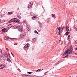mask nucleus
Wrapping results in <instances>:
<instances>
[{"label": "nucleus", "mask_w": 77, "mask_h": 77, "mask_svg": "<svg viewBox=\"0 0 77 77\" xmlns=\"http://www.w3.org/2000/svg\"><path fill=\"white\" fill-rule=\"evenodd\" d=\"M72 51H73V49L72 46H71L70 49L67 50L66 51H65L64 54L66 55L68 54H68H71Z\"/></svg>", "instance_id": "f257e3e1"}, {"label": "nucleus", "mask_w": 77, "mask_h": 77, "mask_svg": "<svg viewBox=\"0 0 77 77\" xmlns=\"http://www.w3.org/2000/svg\"><path fill=\"white\" fill-rule=\"evenodd\" d=\"M15 27H16V29H18V31L20 32H21L23 31V30H22V29L20 26H15Z\"/></svg>", "instance_id": "f03ea898"}, {"label": "nucleus", "mask_w": 77, "mask_h": 77, "mask_svg": "<svg viewBox=\"0 0 77 77\" xmlns=\"http://www.w3.org/2000/svg\"><path fill=\"white\" fill-rule=\"evenodd\" d=\"M14 22L18 23H20V21L18 19L14 18Z\"/></svg>", "instance_id": "7ed1b4c3"}, {"label": "nucleus", "mask_w": 77, "mask_h": 77, "mask_svg": "<svg viewBox=\"0 0 77 77\" xmlns=\"http://www.w3.org/2000/svg\"><path fill=\"white\" fill-rule=\"evenodd\" d=\"M5 59V57H3L2 56H0V59L1 60H4Z\"/></svg>", "instance_id": "20e7f679"}, {"label": "nucleus", "mask_w": 77, "mask_h": 77, "mask_svg": "<svg viewBox=\"0 0 77 77\" xmlns=\"http://www.w3.org/2000/svg\"><path fill=\"white\" fill-rule=\"evenodd\" d=\"M32 42L33 43H35V42H36V38H33L32 40Z\"/></svg>", "instance_id": "39448f33"}, {"label": "nucleus", "mask_w": 77, "mask_h": 77, "mask_svg": "<svg viewBox=\"0 0 77 77\" xmlns=\"http://www.w3.org/2000/svg\"><path fill=\"white\" fill-rule=\"evenodd\" d=\"M20 38H24V37H25V35L24 34H22L20 35Z\"/></svg>", "instance_id": "423d86ee"}, {"label": "nucleus", "mask_w": 77, "mask_h": 77, "mask_svg": "<svg viewBox=\"0 0 77 77\" xmlns=\"http://www.w3.org/2000/svg\"><path fill=\"white\" fill-rule=\"evenodd\" d=\"M27 30L28 31H29L30 30V28H29V26L28 25H27Z\"/></svg>", "instance_id": "0eeeda50"}, {"label": "nucleus", "mask_w": 77, "mask_h": 77, "mask_svg": "<svg viewBox=\"0 0 77 77\" xmlns=\"http://www.w3.org/2000/svg\"><path fill=\"white\" fill-rule=\"evenodd\" d=\"M29 47H30V45H28V46H26V50H27L29 48Z\"/></svg>", "instance_id": "6e6552de"}, {"label": "nucleus", "mask_w": 77, "mask_h": 77, "mask_svg": "<svg viewBox=\"0 0 77 77\" xmlns=\"http://www.w3.org/2000/svg\"><path fill=\"white\" fill-rule=\"evenodd\" d=\"M7 61H8V62H12V61H11V60H10V59H9L8 57L7 58Z\"/></svg>", "instance_id": "1a4fd4ad"}, {"label": "nucleus", "mask_w": 77, "mask_h": 77, "mask_svg": "<svg viewBox=\"0 0 77 77\" xmlns=\"http://www.w3.org/2000/svg\"><path fill=\"white\" fill-rule=\"evenodd\" d=\"M11 14H12V12H8L7 13V15H11Z\"/></svg>", "instance_id": "9d476101"}, {"label": "nucleus", "mask_w": 77, "mask_h": 77, "mask_svg": "<svg viewBox=\"0 0 77 77\" xmlns=\"http://www.w3.org/2000/svg\"><path fill=\"white\" fill-rule=\"evenodd\" d=\"M17 17L19 19H21V17L19 15H17Z\"/></svg>", "instance_id": "9b49d317"}, {"label": "nucleus", "mask_w": 77, "mask_h": 77, "mask_svg": "<svg viewBox=\"0 0 77 77\" xmlns=\"http://www.w3.org/2000/svg\"><path fill=\"white\" fill-rule=\"evenodd\" d=\"M11 22H13V21H15V18L11 19L10 20Z\"/></svg>", "instance_id": "f8f14e48"}, {"label": "nucleus", "mask_w": 77, "mask_h": 77, "mask_svg": "<svg viewBox=\"0 0 77 77\" xmlns=\"http://www.w3.org/2000/svg\"><path fill=\"white\" fill-rule=\"evenodd\" d=\"M52 17L54 18H56V16H55V14H52Z\"/></svg>", "instance_id": "ddd939ff"}, {"label": "nucleus", "mask_w": 77, "mask_h": 77, "mask_svg": "<svg viewBox=\"0 0 77 77\" xmlns=\"http://www.w3.org/2000/svg\"><path fill=\"white\" fill-rule=\"evenodd\" d=\"M4 39L5 40H6V41H8V38H7V37H6V36H4Z\"/></svg>", "instance_id": "4468645a"}, {"label": "nucleus", "mask_w": 77, "mask_h": 77, "mask_svg": "<svg viewBox=\"0 0 77 77\" xmlns=\"http://www.w3.org/2000/svg\"><path fill=\"white\" fill-rule=\"evenodd\" d=\"M73 28L75 30V31L77 32V28L75 27L74 26L73 27Z\"/></svg>", "instance_id": "2eb2a0df"}, {"label": "nucleus", "mask_w": 77, "mask_h": 77, "mask_svg": "<svg viewBox=\"0 0 77 77\" xmlns=\"http://www.w3.org/2000/svg\"><path fill=\"white\" fill-rule=\"evenodd\" d=\"M58 34H57L58 35H60V29H58Z\"/></svg>", "instance_id": "dca6fc26"}, {"label": "nucleus", "mask_w": 77, "mask_h": 77, "mask_svg": "<svg viewBox=\"0 0 77 77\" xmlns=\"http://www.w3.org/2000/svg\"><path fill=\"white\" fill-rule=\"evenodd\" d=\"M12 26L11 24H10L9 25H8V26L9 27V28H11V27H12Z\"/></svg>", "instance_id": "f3484780"}, {"label": "nucleus", "mask_w": 77, "mask_h": 77, "mask_svg": "<svg viewBox=\"0 0 77 77\" xmlns=\"http://www.w3.org/2000/svg\"><path fill=\"white\" fill-rule=\"evenodd\" d=\"M5 66H6V65H5V64H4L2 65V68H5Z\"/></svg>", "instance_id": "a211bd4d"}, {"label": "nucleus", "mask_w": 77, "mask_h": 77, "mask_svg": "<svg viewBox=\"0 0 77 77\" xmlns=\"http://www.w3.org/2000/svg\"><path fill=\"white\" fill-rule=\"evenodd\" d=\"M5 30H6V29L5 28L3 29L2 30V32H5Z\"/></svg>", "instance_id": "6ab92c4d"}, {"label": "nucleus", "mask_w": 77, "mask_h": 77, "mask_svg": "<svg viewBox=\"0 0 77 77\" xmlns=\"http://www.w3.org/2000/svg\"><path fill=\"white\" fill-rule=\"evenodd\" d=\"M69 34V32H66L65 34V35H67Z\"/></svg>", "instance_id": "aec40b11"}, {"label": "nucleus", "mask_w": 77, "mask_h": 77, "mask_svg": "<svg viewBox=\"0 0 77 77\" xmlns=\"http://www.w3.org/2000/svg\"><path fill=\"white\" fill-rule=\"evenodd\" d=\"M31 5H29L28 6V8H29V9H30V8H31Z\"/></svg>", "instance_id": "412c9836"}, {"label": "nucleus", "mask_w": 77, "mask_h": 77, "mask_svg": "<svg viewBox=\"0 0 77 77\" xmlns=\"http://www.w3.org/2000/svg\"><path fill=\"white\" fill-rule=\"evenodd\" d=\"M34 33H37V34H38V32H37V31H34Z\"/></svg>", "instance_id": "4be33fe9"}, {"label": "nucleus", "mask_w": 77, "mask_h": 77, "mask_svg": "<svg viewBox=\"0 0 77 77\" xmlns=\"http://www.w3.org/2000/svg\"><path fill=\"white\" fill-rule=\"evenodd\" d=\"M47 72H45V73L44 74L45 75H46L47 74H46V73H47Z\"/></svg>", "instance_id": "5701e85b"}, {"label": "nucleus", "mask_w": 77, "mask_h": 77, "mask_svg": "<svg viewBox=\"0 0 77 77\" xmlns=\"http://www.w3.org/2000/svg\"><path fill=\"white\" fill-rule=\"evenodd\" d=\"M25 77H29V75H25Z\"/></svg>", "instance_id": "b1692460"}, {"label": "nucleus", "mask_w": 77, "mask_h": 77, "mask_svg": "<svg viewBox=\"0 0 77 77\" xmlns=\"http://www.w3.org/2000/svg\"><path fill=\"white\" fill-rule=\"evenodd\" d=\"M68 55H66L64 57V58H65V57H68Z\"/></svg>", "instance_id": "393cba45"}, {"label": "nucleus", "mask_w": 77, "mask_h": 77, "mask_svg": "<svg viewBox=\"0 0 77 77\" xmlns=\"http://www.w3.org/2000/svg\"><path fill=\"white\" fill-rule=\"evenodd\" d=\"M36 18V16H33L32 17V19L34 20V19L33 18Z\"/></svg>", "instance_id": "a878e982"}, {"label": "nucleus", "mask_w": 77, "mask_h": 77, "mask_svg": "<svg viewBox=\"0 0 77 77\" xmlns=\"http://www.w3.org/2000/svg\"><path fill=\"white\" fill-rule=\"evenodd\" d=\"M27 73L28 74H32V72H27Z\"/></svg>", "instance_id": "bb28decb"}, {"label": "nucleus", "mask_w": 77, "mask_h": 77, "mask_svg": "<svg viewBox=\"0 0 77 77\" xmlns=\"http://www.w3.org/2000/svg\"><path fill=\"white\" fill-rule=\"evenodd\" d=\"M2 22H5V21H6V20H2Z\"/></svg>", "instance_id": "cd10ccee"}, {"label": "nucleus", "mask_w": 77, "mask_h": 77, "mask_svg": "<svg viewBox=\"0 0 77 77\" xmlns=\"http://www.w3.org/2000/svg\"><path fill=\"white\" fill-rule=\"evenodd\" d=\"M66 32H69V29H66Z\"/></svg>", "instance_id": "c85d7f7f"}, {"label": "nucleus", "mask_w": 77, "mask_h": 77, "mask_svg": "<svg viewBox=\"0 0 77 77\" xmlns=\"http://www.w3.org/2000/svg\"><path fill=\"white\" fill-rule=\"evenodd\" d=\"M11 54L13 56V57H14V55L13 54H12V52H11Z\"/></svg>", "instance_id": "c756f323"}, {"label": "nucleus", "mask_w": 77, "mask_h": 77, "mask_svg": "<svg viewBox=\"0 0 77 77\" xmlns=\"http://www.w3.org/2000/svg\"><path fill=\"white\" fill-rule=\"evenodd\" d=\"M30 45L29 44V43L27 44H26V46H28V45Z\"/></svg>", "instance_id": "7c9ffc66"}, {"label": "nucleus", "mask_w": 77, "mask_h": 77, "mask_svg": "<svg viewBox=\"0 0 77 77\" xmlns=\"http://www.w3.org/2000/svg\"><path fill=\"white\" fill-rule=\"evenodd\" d=\"M14 45H17V43H14Z\"/></svg>", "instance_id": "2f4dec72"}, {"label": "nucleus", "mask_w": 77, "mask_h": 77, "mask_svg": "<svg viewBox=\"0 0 77 77\" xmlns=\"http://www.w3.org/2000/svg\"><path fill=\"white\" fill-rule=\"evenodd\" d=\"M1 54H3V52H2V50H1Z\"/></svg>", "instance_id": "473e14b6"}, {"label": "nucleus", "mask_w": 77, "mask_h": 77, "mask_svg": "<svg viewBox=\"0 0 77 77\" xmlns=\"http://www.w3.org/2000/svg\"><path fill=\"white\" fill-rule=\"evenodd\" d=\"M2 66H3L2 65H0V67H2Z\"/></svg>", "instance_id": "72a5a7b5"}, {"label": "nucleus", "mask_w": 77, "mask_h": 77, "mask_svg": "<svg viewBox=\"0 0 77 77\" xmlns=\"http://www.w3.org/2000/svg\"><path fill=\"white\" fill-rule=\"evenodd\" d=\"M30 40V38H28V40L27 41H29V40Z\"/></svg>", "instance_id": "f704fd0d"}, {"label": "nucleus", "mask_w": 77, "mask_h": 77, "mask_svg": "<svg viewBox=\"0 0 77 77\" xmlns=\"http://www.w3.org/2000/svg\"><path fill=\"white\" fill-rule=\"evenodd\" d=\"M70 35H68V38H70Z\"/></svg>", "instance_id": "c9c22d12"}, {"label": "nucleus", "mask_w": 77, "mask_h": 77, "mask_svg": "<svg viewBox=\"0 0 77 77\" xmlns=\"http://www.w3.org/2000/svg\"><path fill=\"white\" fill-rule=\"evenodd\" d=\"M67 39L68 40H69V38L68 37Z\"/></svg>", "instance_id": "e433bc0d"}, {"label": "nucleus", "mask_w": 77, "mask_h": 77, "mask_svg": "<svg viewBox=\"0 0 77 77\" xmlns=\"http://www.w3.org/2000/svg\"><path fill=\"white\" fill-rule=\"evenodd\" d=\"M18 70L19 71H20V72H21V70H20V69H19Z\"/></svg>", "instance_id": "4c0bfd02"}, {"label": "nucleus", "mask_w": 77, "mask_h": 77, "mask_svg": "<svg viewBox=\"0 0 77 77\" xmlns=\"http://www.w3.org/2000/svg\"><path fill=\"white\" fill-rule=\"evenodd\" d=\"M68 27H67V26H66V29H68Z\"/></svg>", "instance_id": "58836bf2"}, {"label": "nucleus", "mask_w": 77, "mask_h": 77, "mask_svg": "<svg viewBox=\"0 0 77 77\" xmlns=\"http://www.w3.org/2000/svg\"><path fill=\"white\" fill-rule=\"evenodd\" d=\"M0 69H3V68L2 67H0Z\"/></svg>", "instance_id": "ea45409f"}, {"label": "nucleus", "mask_w": 77, "mask_h": 77, "mask_svg": "<svg viewBox=\"0 0 77 77\" xmlns=\"http://www.w3.org/2000/svg\"><path fill=\"white\" fill-rule=\"evenodd\" d=\"M7 56V54H5L4 55V56Z\"/></svg>", "instance_id": "a19ab883"}, {"label": "nucleus", "mask_w": 77, "mask_h": 77, "mask_svg": "<svg viewBox=\"0 0 77 77\" xmlns=\"http://www.w3.org/2000/svg\"><path fill=\"white\" fill-rule=\"evenodd\" d=\"M31 5H33V3H32L31 4Z\"/></svg>", "instance_id": "79ce46f5"}, {"label": "nucleus", "mask_w": 77, "mask_h": 77, "mask_svg": "<svg viewBox=\"0 0 77 77\" xmlns=\"http://www.w3.org/2000/svg\"><path fill=\"white\" fill-rule=\"evenodd\" d=\"M75 50H77V48H75Z\"/></svg>", "instance_id": "37998d69"}, {"label": "nucleus", "mask_w": 77, "mask_h": 77, "mask_svg": "<svg viewBox=\"0 0 77 77\" xmlns=\"http://www.w3.org/2000/svg\"><path fill=\"white\" fill-rule=\"evenodd\" d=\"M38 71H41V69H38Z\"/></svg>", "instance_id": "c03bdc74"}, {"label": "nucleus", "mask_w": 77, "mask_h": 77, "mask_svg": "<svg viewBox=\"0 0 77 77\" xmlns=\"http://www.w3.org/2000/svg\"><path fill=\"white\" fill-rule=\"evenodd\" d=\"M6 48L7 50H8V49L7 48Z\"/></svg>", "instance_id": "a18cd8bd"}, {"label": "nucleus", "mask_w": 77, "mask_h": 77, "mask_svg": "<svg viewBox=\"0 0 77 77\" xmlns=\"http://www.w3.org/2000/svg\"><path fill=\"white\" fill-rule=\"evenodd\" d=\"M11 39H14V38H11Z\"/></svg>", "instance_id": "49530a36"}, {"label": "nucleus", "mask_w": 77, "mask_h": 77, "mask_svg": "<svg viewBox=\"0 0 77 77\" xmlns=\"http://www.w3.org/2000/svg\"><path fill=\"white\" fill-rule=\"evenodd\" d=\"M36 71V72H37V71H39V70H37Z\"/></svg>", "instance_id": "de8ad7c7"}, {"label": "nucleus", "mask_w": 77, "mask_h": 77, "mask_svg": "<svg viewBox=\"0 0 77 77\" xmlns=\"http://www.w3.org/2000/svg\"><path fill=\"white\" fill-rule=\"evenodd\" d=\"M75 54H76V55H77V53H76Z\"/></svg>", "instance_id": "09e8293b"}, {"label": "nucleus", "mask_w": 77, "mask_h": 77, "mask_svg": "<svg viewBox=\"0 0 77 77\" xmlns=\"http://www.w3.org/2000/svg\"><path fill=\"white\" fill-rule=\"evenodd\" d=\"M63 29H64V28H63Z\"/></svg>", "instance_id": "8fccbe9b"}, {"label": "nucleus", "mask_w": 77, "mask_h": 77, "mask_svg": "<svg viewBox=\"0 0 77 77\" xmlns=\"http://www.w3.org/2000/svg\"><path fill=\"white\" fill-rule=\"evenodd\" d=\"M31 15H32V16H33V15L32 14H31Z\"/></svg>", "instance_id": "3c124183"}, {"label": "nucleus", "mask_w": 77, "mask_h": 77, "mask_svg": "<svg viewBox=\"0 0 77 77\" xmlns=\"http://www.w3.org/2000/svg\"><path fill=\"white\" fill-rule=\"evenodd\" d=\"M30 4H31V2H30Z\"/></svg>", "instance_id": "603ef678"}, {"label": "nucleus", "mask_w": 77, "mask_h": 77, "mask_svg": "<svg viewBox=\"0 0 77 77\" xmlns=\"http://www.w3.org/2000/svg\"><path fill=\"white\" fill-rule=\"evenodd\" d=\"M7 30H8V29H7Z\"/></svg>", "instance_id": "864d4df0"}, {"label": "nucleus", "mask_w": 77, "mask_h": 77, "mask_svg": "<svg viewBox=\"0 0 77 77\" xmlns=\"http://www.w3.org/2000/svg\"><path fill=\"white\" fill-rule=\"evenodd\" d=\"M1 26L2 27V26Z\"/></svg>", "instance_id": "5fc2aeb1"}]
</instances>
